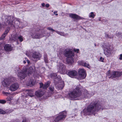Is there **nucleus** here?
<instances>
[{
	"mask_svg": "<svg viewBox=\"0 0 122 122\" xmlns=\"http://www.w3.org/2000/svg\"><path fill=\"white\" fill-rule=\"evenodd\" d=\"M44 92L41 89L37 90L36 92L35 95L36 97H42L44 94Z\"/></svg>",
	"mask_w": 122,
	"mask_h": 122,
	"instance_id": "nucleus-16",
	"label": "nucleus"
},
{
	"mask_svg": "<svg viewBox=\"0 0 122 122\" xmlns=\"http://www.w3.org/2000/svg\"><path fill=\"white\" fill-rule=\"evenodd\" d=\"M9 31V29H7L4 32L3 34L1 36V39H3L5 38V36L7 35V34L8 32Z\"/></svg>",
	"mask_w": 122,
	"mask_h": 122,
	"instance_id": "nucleus-25",
	"label": "nucleus"
},
{
	"mask_svg": "<svg viewBox=\"0 0 122 122\" xmlns=\"http://www.w3.org/2000/svg\"><path fill=\"white\" fill-rule=\"evenodd\" d=\"M45 32V31H44V32H43V33H44Z\"/></svg>",
	"mask_w": 122,
	"mask_h": 122,
	"instance_id": "nucleus-56",
	"label": "nucleus"
},
{
	"mask_svg": "<svg viewBox=\"0 0 122 122\" xmlns=\"http://www.w3.org/2000/svg\"><path fill=\"white\" fill-rule=\"evenodd\" d=\"M105 37H106L107 38H113V36H109L107 34H105Z\"/></svg>",
	"mask_w": 122,
	"mask_h": 122,
	"instance_id": "nucleus-39",
	"label": "nucleus"
},
{
	"mask_svg": "<svg viewBox=\"0 0 122 122\" xmlns=\"http://www.w3.org/2000/svg\"><path fill=\"white\" fill-rule=\"evenodd\" d=\"M95 16V15L94 14L93 12H92L90 13L89 15V16L90 17L93 18Z\"/></svg>",
	"mask_w": 122,
	"mask_h": 122,
	"instance_id": "nucleus-33",
	"label": "nucleus"
},
{
	"mask_svg": "<svg viewBox=\"0 0 122 122\" xmlns=\"http://www.w3.org/2000/svg\"><path fill=\"white\" fill-rule=\"evenodd\" d=\"M49 5L48 4H47L46 5V7H48L49 6Z\"/></svg>",
	"mask_w": 122,
	"mask_h": 122,
	"instance_id": "nucleus-47",
	"label": "nucleus"
},
{
	"mask_svg": "<svg viewBox=\"0 0 122 122\" xmlns=\"http://www.w3.org/2000/svg\"><path fill=\"white\" fill-rule=\"evenodd\" d=\"M26 91L28 92V94L29 96L30 97H32L34 96L32 90H28Z\"/></svg>",
	"mask_w": 122,
	"mask_h": 122,
	"instance_id": "nucleus-24",
	"label": "nucleus"
},
{
	"mask_svg": "<svg viewBox=\"0 0 122 122\" xmlns=\"http://www.w3.org/2000/svg\"><path fill=\"white\" fill-rule=\"evenodd\" d=\"M56 83L55 82L56 84L55 86L56 88L57 87L58 89H62L64 86V82L63 81H59L58 82L56 81Z\"/></svg>",
	"mask_w": 122,
	"mask_h": 122,
	"instance_id": "nucleus-14",
	"label": "nucleus"
},
{
	"mask_svg": "<svg viewBox=\"0 0 122 122\" xmlns=\"http://www.w3.org/2000/svg\"><path fill=\"white\" fill-rule=\"evenodd\" d=\"M14 17L11 16H5V24L6 25L13 24V20Z\"/></svg>",
	"mask_w": 122,
	"mask_h": 122,
	"instance_id": "nucleus-9",
	"label": "nucleus"
},
{
	"mask_svg": "<svg viewBox=\"0 0 122 122\" xmlns=\"http://www.w3.org/2000/svg\"><path fill=\"white\" fill-rule=\"evenodd\" d=\"M101 105L98 102L91 103L83 111L85 115H89L93 114L95 116H97L96 112L98 111L101 108Z\"/></svg>",
	"mask_w": 122,
	"mask_h": 122,
	"instance_id": "nucleus-1",
	"label": "nucleus"
},
{
	"mask_svg": "<svg viewBox=\"0 0 122 122\" xmlns=\"http://www.w3.org/2000/svg\"><path fill=\"white\" fill-rule=\"evenodd\" d=\"M112 50L109 46H106L104 49V53L107 57L112 56Z\"/></svg>",
	"mask_w": 122,
	"mask_h": 122,
	"instance_id": "nucleus-12",
	"label": "nucleus"
},
{
	"mask_svg": "<svg viewBox=\"0 0 122 122\" xmlns=\"http://www.w3.org/2000/svg\"><path fill=\"white\" fill-rule=\"evenodd\" d=\"M50 84V81H48L46 83L44 84L43 87V88L44 89H46L49 86Z\"/></svg>",
	"mask_w": 122,
	"mask_h": 122,
	"instance_id": "nucleus-27",
	"label": "nucleus"
},
{
	"mask_svg": "<svg viewBox=\"0 0 122 122\" xmlns=\"http://www.w3.org/2000/svg\"><path fill=\"white\" fill-rule=\"evenodd\" d=\"M50 76L52 78H53L55 79V78L57 79L56 77L57 76V75L56 73L51 74L50 75Z\"/></svg>",
	"mask_w": 122,
	"mask_h": 122,
	"instance_id": "nucleus-29",
	"label": "nucleus"
},
{
	"mask_svg": "<svg viewBox=\"0 0 122 122\" xmlns=\"http://www.w3.org/2000/svg\"><path fill=\"white\" fill-rule=\"evenodd\" d=\"M66 112H63L60 114L55 119L56 122H57L61 120H63L66 116Z\"/></svg>",
	"mask_w": 122,
	"mask_h": 122,
	"instance_id": "nucleus-11",
	"label": "nucleus"
},
{
	"mask_svg": "<svg viewBox=\"0 0 122 122\" xmlns=\"http://www.w3.org/2000/svg\"><path fill=\"white\" fill-rule=\"evenodd\" d=\"M49 89L51 92H53L54 91V87L53 86L50 87L49 88Z\"/></svg>",
	"mask_w": 122,
	"mask_h": 122,
	"instance_id": "nucleus-38",
	"label": "nucleus"
},
{
	"mask_svg": "<svg viewBox=\"0 0 122 122\" xmlns=\"http://www.w3.org/2000/svg\"><path fill=\"white\" fill-rule=\"evenodd\" d=\"M13 21L12 22L13 24H11V25H13L14 26H19L20 20L19 19L15 17Z\"/></svg>",
	"mask_w": 122,
	"mask_h": 122,
	"instance_id": "nucleus-20",
	"label": "nucleus"
},
{
	"mask_svg": "<svg viewBox=\"0 0 122 122\" xmlns=\"http://www.w3.org/2000/svg\"><path fill=\"white\" fill-rule=\"evenodd\" d=\"M55 15H58V14H55Z\"/></svg>",
	"mask_w": 122,
	"mask_h": 122,
	"instance_id": "nucleus-53",
	"label": "nucleus"
},
{
	"mask_svg": "<svg viewBox=\"0 0 122 122\" xmlns=\"http://www.w3.org/2000/svg\"><path fill=\"white\" fill-rule=\"evenodd\" d=\"M107 76H108L109 78L112 79L116 77H118L122 75V72L113 71L110 72L109 70L106 73Z\"/></svg>",
	"mask_w": 122,
	"mask_h": 122,
	"instance_id": "nucleus-4",
	"label": "nucleus"
},
{
	"mask_svg": "<svg viewBox=\"0 0 122 122\" xmlns=\"http://www.w3.org/2000/svg\"><path fill=\"white\" fill-rule=\"evenodd\" d=\"M65 54L67 57L66 59L67 63L69 64L73 63L74 62L73 57L74 56V53L70 50L66 49L65 51Z\"/></svg>",
	"mask_w": 122,
	"mask_h": 122,
	"instance_id": "nucleus-2",
	"label": "nucleus"
},
{
	"mask_svg": "<svg viewBox=\"0 0 122 122\" xmlns=\"http://www.w3.org/2000/svg\"><path fill=\"white\" fill-rule=\"evenodd\" d=\"M6 113V112L2 109H0V114H4Z\"/></svg>",
	"mask_w": 122,
	"mask_h": 122,
	"instance_id": "nucleus-37",
	"label": "nucleus"
},
{
	"mask_svg": "<svg viewBox=\"0 0 122 122\" xmlns=\"http://www.w3.org/2000/svg\"><path fill=\"white\" fill-rule=\"evenodd\" d=\"M1 24L0 23V28H1Z\"/></svg>",
	"mask_w": 122,
	"mask_h": 122,
	"instance_id": "nucleus-52",
	"label": "nucleus"
},
{
	"mask_svg": "<svg viewBox=\"0 0 122 122\" xmlns=\"http://www.w3.org/2000/svg\"><path fill=\"white\" fill-rule=\"evenodd\" d=\"M56 77L57 79L55 78V80H54L55 81H56L57 80L60 81L61 79V77L59 76H57Z\"/></svg>",
	"mask_w": 122,
	"mask_h": 122,
	"instance_id": "nucleus-36",
	"label": "nucleus"
},
{
	"mask_svg": "<svg viewBox=\"0 0 122 122\" xmlns=\"http://www.w3.org/2000/svg\"><path fill=\"white\" fill-rule=\"evenodd\" d=\"M3 93L6 95H9L10 94V93L6 92H3Z\"/></svg>",
	"mask_w": 122,
	"mask_h": 122,
	"instance_id": "nucleus-43",
	"label": "nucleus"
},
{
	"mask_svg": "<svg viewBox=\"0 0 122 122\" xmlns=\"http://www.w3.org/2000/svg\"><path fill=\"white\" fill-rule=\"evenodd\" d=\"M57 68L58 71L62 74H64L66 73L65 69V66L63 64L58 63L57 65Z\"/></svg>",
	"mask_w": 122,
	"mask_h": 122,
	"instance_id": "nucleus-5",
	"label": "nucleus"
},
{
	"mask_svg": "<svg viewBox=\"0 0 122 122\" xmlns=\"http://www.w3.org/2000/svg\"><path fill=\"white\" fill-rule=\"evenodd\" d=\"M79 79H84L86 76V71L84 69H79L78 71Z\"/></svg>",
	"mask_w": 122,
	"mask_h": 122,
	"instance_id": "nucleus-6",
	"label": "nucleus"
},
{
	"mask_svg": "<svg viewBox=\"0 0 122 122\" xmlns=\"http://www.w3.org/2000/svg\"><path fill=\"white\" fill-rule=\"evenodd\" d=\"M25 71H26V72L28 73V75L31 74L33 72H34L35 71V67L34 66H30L29 68L27 69H25Z\"/></svg>",
	"mask_w": 122,
	"mask_h": 122,
	"instance_id": "nucleus-18",
	"label": "nucleus"
},
{
	"mask_svg": "<svg viewBox=\"0 0 122 122\" xmlns=\"http://www.w3.org/2000/svg\"><path fill=\"white\" fill-rule=\"evenodd\" d=\"M12 39L14 40H15L17 39L18 37V35L16 34H15L13 35L12 36Z\"/></svg>",
	"mask_w": 122,
	"mask_h": 122,
	"instance_id": "nucleus-28",
	"label": "nucleus"
},
{
	"mask_svg": "<svg viewBox=\"0 0 122 122\" xmlns=\"http://www.w3.org/2000/svg\"><path fill=\"white\" fill-rule=\"evenodd\" d=\"M13 96L12 95H10L8 96L6 98L7 100L8 101H10L13 99Z\"/></svg>",
	"mask_w": 122,
	"mask_h": 122,
	"instance_id": "nucleus-30",
	"label": "nucleus"
},
{
	"mask_svg": "<svg viewBox=\"0 0 122 122\" xmlns=\"http://www.w3.org/2000/svg\"><path fill=\"white\" fill-rule=\"evenodd\" d=\"M31 36L33 38L39 39L43 37L45 35L42 33H40L38 31H35L32 33Z\"/></svg>",
	"mask_w": 122,
	"mask_h": 122,
	"instance_id": "nucleus-10",
	"label": "nucleus"
},
{
	"mask_svg": "<svg viewBox=\"0 0 122 122\" xmlns=\"http://www.w3.org/2000/svg\"><path fill=\"white\" fill-rule=\"evenodd\" d=\"M67 74L70 77L73 78L76 76L78 74L77 72L75 70L68 71L67 72Z\"/></svg>",
	"mask_w": 122,
	"mask_h": 122,
	"instance_id": "nucleus-13",
	"label": "nucleus"
},
{
	"mask_svg": "<svg viewBox=\"0 0 122 122\" xmlns=\"http://www.w3.org/2000/svg\"><path fill=\"white\" fill-rule=\"evenodd\" d=\"M41 56L40 53L34 52L33 53L32 56V59L33 60H34L35 59L39 60Z\"/></svg>",
	"mask_w": 122,
	"mask_h": 122,
	"instance_id": "nucleus-15",
	"label": "nucleus"
},
{
	"mask_svg": "<svg viewBox=\"0 0 122 122\" xmlns=\"http://www.w3.org/2000/svg\"><path fill=\"white\" fill-rule=\"evenodd\" d=\"M6 101L4 100H0V103L2 104H4L6 102Z\"/></svg>",
	"mask_w": 122,
	"mask_h": 122,
	"instance_id": "nucleus-40",
	"label": "nucleus"
},
{
	"mask_svg": "<svg viewBox=\"0 0 122 122\" xmlns=\"http://www.w3.org/2000/svg\"><path fill=\"white\" fill-rule=\"evenodd\" d=\"M74 51L75 52H76L77 53H78V52L79 51V50L78 49H74Z\"/></svg>",
	"mask_w": 122,
	"mask_h": 122,
	"instance_id": "nucleus-45",
	"label": "nucleus"
},
{
	"mask_svg": "<svg viewBox=\"0 0 122 122\" xmlns=\"http://www.w3.org/2000/svg\"><path fill=\"white\" fill-rule=\"evenodd\" d=\"M40 88L42 87V88H43V87L44 86L43 83H40Z\"/></svg>",
	"mask_w": 122,
	"mask_h": 122,
	"instance_id": "nucleus-44",
	"label": "nucleus"
},
{
	"mask_svg": "<svg viewBox=\"0 0 122 122\" xmlns=\"http://www.w3.org/2000/svg\"><path fill=\"white\" fill-rule=\"evenodd\" d=\"M35 84V81L33 79H31L28 81L26 83V85L28 86H32L34 85Z\"/></svg>",
	"mask_w": 122,
	"mask_h": 122,
	"instance_id": "nucleus-22",
	"label": "nucleus"
},
{
	"mask_svg": "<svg viewBox=\"0 0 122 122\" xmlns=\"http://www.w3.org/2000/svg\"><path fill=\"white\" fill-rule=\"evenodd\" d=\"M5 50L6 51H10L12 50V48L9 44H6L4 47Z\"/></svg>",
	"mask_w": 122,
	"mask_h": 122,
	"instance_id": "nucleus-23",
	"label": "nucleus"
},
{
	"mask_svg": "<svg viewBox=\"0 0 122 122\" xmlns=\"http://www.w3.org/2000/svg\"><path fill=\"white\" fill-rule=\"evenodd\" d=\"M81 94L79 87H77L73 91L68 93V97L71 100H75V98L80 96Z\"/></svg>",
	"mask_w": 122,
	"mask_h": 122,
	"instance_id": "nucleus-3",
	"label": "nucleus"
},
{
	"mask_svg": "<svg viewBox=\"0 0 122 122\" xmlns=\"http://www.w3.org/2000/svg\"><path fill=\"white\" fill-rule=\"evenodd\" d=\"M25 60H27V58H25Z\"/></svg>",
	"mask_w": 122,
	"mask_h": 122,
	"instance_id": "nucleus-54",
	"label": "nucleus"
},
{
	"mask_svg": "<svg viewBox=\"0 0 122 122\" xmlns=\"http://www.w3.org/2000/svg\"><path fill=\"white\" fill-rule=\"evenodd\" d=\"M56 32L58 34H59L61 36H65V34L63 32H60L57 30L56 31Z\"/></svg>",
	"mask_w": 122,
	"mask_h": 122,
	"instance_id": "nucleus-32",
	"label": "nucleus"
},
{
	"mask_svg": "<svg viewBox=\"0 0 122 122\" xmlns=\"http://www.w3.org/2000/svg\"><path fill=\"white\" fill-rule=\"evenodd\" d=\"M22 122H29L28 121L26 118H24L23 119Z\"/></svg>",
	"mask_w": 122,
	"mask_h": 122,
	"instance_id": "nucleus-42",
	"label": "nucleus"
},
{
	"mask_svg": "<svg viewBox=\"0 0 122 122\" xmlns=\"http://www.w3.org/2000/svg\"><path fill=\"white\" fill-rule=\"evenodd\" d=\"M26 61L27 62V63L28 64H29L30 63V61L28 60H26Z\"/></svg>",
	"mask_w": 122,
	"mask_h": 122,
	"instance_id": "nucleus-49",
	"label": "nucleus"
},
{
	"mask_svg": "<svg viewBox=\"0 0 122 122\" xmlns=\"http://www.w3.org/2000/svg\"><path fill=\"white\" fill-rule=\"evenodd\" d=\"M50 34H49V36H50Z\"/></svg>",
	"mask_w": 122,
	"mask_h": 122,
	"instance_id": "nucleus-55",
	"label": "nucleus"
},
{
	"mask_svg": "<svg viewBox=\"0 0 122 122\" xmlns=\"http://www.w3.org/2000/svg\"><path fill=\"white\" fill-rule=\"evenodd\" d=\"M26 60H24L23 61V63L25 64L26 63Z\"/></svg>",
	"mask_w": 122,
	"mask_h": 122,
	"instance_id": "nucleus-50",
	"label": "nucleus"
},
{
	"mask_svg": "<svg viewBox=\"0 0 122 122\" xmlns=\"http://www.w3.org/2000/svg\"><path fill=\"white\" fill-rule=\"evenodd\" d=\"M18 38L20 42H22L23 41V37L21 36H20L18 37Z\"/></svg>",
	"mask_w": 122,
	"mask_h": 122,
	"instance_id": "nucleus-35",
	"label": "nucleus"
},
{
	"mask_svg": "<svg viewBox=\"0 0 122 122\" xmlns=\"http://www.w3.org/2000/svg\"><path fill=\"white\" fill-rule=\"evenodd\" d=\"M57 12V11H55L54 12V14H55Z\"/></svg>",
	"mask_w": 122,
	"mask_h": 122,
	"instance_id": "nucleus-51",
	"label": "nucleus"
},
{
	"mask_svg": "<svg viewBox=\"0 0 122 122\" xmlns=\"http://www.w3.org/2000/svg\"><path fill=\"white\" fill-rule=\"evenodd\" d=\"M27 74L26 71H25L24 69L20 71H18L17 75L20 79L22 80L26 77Z\"/></svg>",
	"mask_w": 122,
	"mask_h": 122,
	"instance_id": "nucleus-8",
	"label": "nucleus"
},
{
	"mask_svg": "<svg viewBox=\"0 0 122 122\" xmlns=\"http://www.w3.org/2000/svg\"><path fill=\"white\" fill-rule=\"evenodd\" d=\"M47 29L50 31H51L52 32H56V30H54L52 28L50 27H48L47 28Z\"/></svg>",
	"mask_w": 122,
	"mask_h": 122,
	"instance_id": "nucleus-34",
	"label": "nucleus"
},
{
	"mask_svg": "<svg viewBox=\"0 0 122 122\" xmlns=\"http://www.w3.org/2000/svg\"><path fill=\"white\" fill-rule=\"evenodd\" d=\"M119 59L121 60H122V54H121L120 55V57L119 58Z\"/></svg>",
	"mask_w": 122,
	"mask_h": 122,
	"instance_id": "nucleus-46",
	"label": "nucleus"
},
{
	"mask_svg": "<svg viewBox=\"0 0 122 122\" xmlns=\"http://www.w3.org/2000/svg\"><path fill=\"white\" fill-rule=\"evenodd\" d=\"M69 16L72 18L75 19L77 20L82 19H83V17H80L78 15L75 14H70L69 15Z\"/></svg>",
	"mask_w": 122,
	"mask_h": 122,
	"instance_id": "nucleus-21",
	"label": "nucleus"
},
{
	"mask_svg": "<svg viewBox=\"0 0 122 122\" xmlns=\"http://www.w3.org/2000/svg\"><path fill=\"white\" fill-rule=\"evenodd\" d=\"M78 64L80 65L88 68L90 67L89 63L87 62H85L83 61H79Z\"/></svg>",
	"mask_w": 122,
	"mask_h": 122,
	"instance_id": "nucleus-19",
	"label": "nucleus"
},
{
	"mask_svg": "<svg viewBox=\"0 0 122 122\" xmlns=\"http://www.w3.org/2000/svg\"><path fill=\"white\" fill-rule=\"evenodd\" d=\"M14 81V78H5L3 81L2 82V84L3 86L6 87L8 86L11 83Z\"/></svg>",
	"mask_w": 122,
	"mask_h": 122,
	"instance_id": "nucleus-7",
	"label": "nucleus"
},
{
	"mask_svg": "<svg viewBox=\"0 0 122 122\" xmlns=\"http://www.w3.org/2000/svg\"><path fill=\"white\" fill-rule=\"evenodd\" d=\"M45 4L44 3H43L42 4V6L43 7H44L45 6Z\"/></svg>",
	"mask_w": 122,
	"mask_h": 122,
	"instance_id": "nucleus-48",
	"label": "nucleus"
},
{
	"mask_svg": "<svg viewBox=\"0 0 122 122\" xmlns=\"http://www.w3.org/2000/svg\"><path fill=\"white\" fill-rule=\"evenodd\" d=\"M44 57L45 62L46 63H47L48 62V58L46 53L44 54Z\"/></svg>",
	"mask_w": 122,
	"mask_h": 122,
	"instance_id": "nucleus-31",
	"label": "nucleus"
},
{
	"mask_svg": "<svg viewBox=\"0 0 122 122\" xmlns=\"http://www.w3.org/2000/svg\"><path fill=\"white\" fill-rule=\"evenodd\" d=\"M104 58L102 57H101L100 58L99 61L102 62H103Z\"/></svg>",
	"mask_w": 122,
	"mask_h": 122,
	"instance_id": "nucleus-41",
	"label": "nucleus"
},
{
	"mask_svg": "<svg viewBox=\"0 0 122 122\" xmlns=\"http://www.w3.org/2000/svg\"><path fill=\"white\" fill-rule=\"evenodd\" d=\"M19 87V86L17 83H14L10 86V90L11 91H15Z\"/></svg>",
	"mask_w": 122,
	"mask_h": 122,
	"instance_id": "nucleus-17",
	"label": "nucleus"
},
{
	"mask_svg": "<svg viewBox=\"0 0 122 122\" xmlns=\"http://www.w3.org/2000/svg\"><path fill=\"white\" fill-rule=\"evenodd\" d=\"M84 97H86L89 98L91 96V94L86 90H85L84 92Z\"/></svg>",
	"mask_w": 122,
	"mask_h": 122,
	"instance_id": "nucleus-26",
	"label": "nucleus"
}]
</instances>
